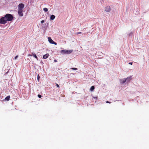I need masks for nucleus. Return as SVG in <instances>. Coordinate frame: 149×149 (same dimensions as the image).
I'll use <instances>...</instances> for the list:
<instances>
[{"label": "nucleus", "mask_w": 149, "mask_h": 149, "mask_svg": "<svg viewBox=\"0 0 149 149\" xmlns=\"http://www.w3.org/2000/svg\"><path fill=\"white\" fill-rule=\"evenodd\" d=\"M95 89V87L94 86H92L90 89V90L91 91H93Z\"/></svg>", "instance_id": "nucleus-14"}, {"label": "nucleus", "mask_w": 149, "mask_h": 149, "mask_svg": "<svg viewBox=\"0 0 149 149\" xmlns=\"http://www.w3.org/2000/svg\"><path fill=\"white\" fill-rule=\"evenodd\" d=\"M23 10L18 9V13L19 16L22 17L23 16V14L22 13Z\"/></svg>", "instance_id": "nucleus-5"}, {"label": "nucleus", "mask_w": 149, "mask_h": 149, "mask_svg": "<svg viewBox=\"0 0 149 149\" xmlns=\"http://www.w3.org/2000/svg\"><path fill=\"white\" fill-rule=\"evenodd\" d=\"M54 61L55 62H57V61L56 60H54Z\"/></svg>", "instance_id": "nucleus-25"}, {"label": "nucleus", "mask_w": 149, "mask_h": 149, "mask_svg": "<svg viewBox=\"0 0 149 149\" xmlns=\"http://www.w3.org/2000/svg\"><path fill=\"white\" fill-rule=\"evenodd\" d=\"M71 69L74 70H77V68H71Z\"/></svg>", "instance_id": "nucleus-16"}, {"label": "nucleus", "mask_w": 149, "mask_h": 149, "mask_svg": "<svg viewBox=\"0 0 149 149\" xmlns=\"http://www.w3.org/2000/svg\"><path fill=\"white\" fill-rule=\"evenodd\" d=\"M72 50H66V51L65 53L68 54L71 53H72Z\"/></svg>", "instance_id": "nucleus-9"}, {"label": "nucleus", "mask_w": 149, "mask_h": 149, "mask_svg": "<svg viewBox=\"0 0 149 149\" xmlns=\"http://www.w3.org/2000/svg\"><path fill=\"white\" fill-rule=\"evenodd\" d=\"M126 81V80H125V79H121L120 80V83L121 84H123Z\"/></svg>", "instance_id": "nucleus-7"}, {"label": "nucleus", "mask_w": 149, "mask_h": 149, "mask_svg": "<svg viewBox=\"0 0 149 149\" xmlns=\"http://www.w3.org/2000/svg\"><path fill=\"white\" fill-rule=\"evenodd\" d=\"M43 10L45 12H47L48 11L47 8H44Z\"/></svg>", "instance_id": "nucleus-15"}, {"label": "nucleus", "mask_w": 149, "mask_h": 149, "mask_svg": "<svg viewBox=\"0 0 149 149\" xmlns=\"http://www.w3.org/2000/svg\"><path fill=\"white\" fill-rule=\"evenodd\" d=\"M131 79V77H128L126 79H125L126 81H127V82L130 81Z\"/></svg>", "instance_id": "nucleus-12"}, {"label": "nucleus", "mask_w": 149, "mask_h": 149, "mask_svg": "<svg viewBox=\"0 0 149 149\" xmlns=\"http://www.w3.org/2000/svg\"><path fill=\"white\" fill-rule=\"evenodd\" d=\"M24 7V5L23 3H20L18 5V9L23 10V8Z\"/></svg>", "instance_id": "nucleus-6"}, {"label": "nucleus", "mask_w": 149, "mask_h": 149, "mask_svg": "<svg viewBox=\"0 0 149 149\" xmlns=\"http://www.w3.org/2000/svg\"><path fill=\"white\" fill-rule=\"evenodd\" d=\"M4 17L7 21H12L13 18V15L10 14H6Z\"/></svg>", "instance_id": "nucleus-1"}, {"label": "nucleus", "mask_w": 149, "mask_h": 149, "mask_svg": "<svg viewBox=\"0 0 149 149\" xmlns=\"http://www.w3.org/2000/svg\"><path fill=\"white\" fill-rule=\"evenodd\" d=\"M18 56L17 55V56H16L15 57V60H16L17 59V58H18Z\"/></svg>", "instance_id": "nucleus-19"}, {"label": "nucleus", "mask_w": 149, "mask_h": 149, "mask_svg": "<svg viewBox=\"0 0 149 149\" xmlns=\"http://www.w3.org/2000/svg\"><path fill=\"white\" fill-rule=\"evenodd\" d=\"M56 85L57 86V87H59V85L57 84H56Z\"/></svg>", "instance_id": "nucleus-20"}, {"label": "nucleus", "mask_w": 149, "mask_h": 149, "mask_svg": "<svg viewBox=\"0 0 149 149\" xmlns=\"http://www.w3.org/2000/svg\"><path fill=\"white\" fill-rule=\"evenodd\" d=\"M48 41L51 44H54L55 45H57V43L54 41L50 37H49L48 38Z\"/></svg>", "instance_id": "nucleus-3"}, {"label": "nucleus", "mask_w": 149, "mask_h": 149, "mask_svg": "<svg viewBox=\"0 0 149 149\" xmlns=\"http://www.w3.org/2000/svg\"><path fill=\"white\" fill-rule=\"evenodd\" d=\"M10 98V95L8 96L5 98V100H7V101H9Z\"/></svg>", "instance_id": "nucleus-10"}, {"label": "nucleus", "mask_w": 149, "mask_h": 149, "mask_svg": "<svg viewBox=\"0 0 149 149\" xmlns=\"http://www.w3.org/2000/svg\"><path fill=\"white\" fill-rule=\"evenodd\" d=\"M40 77L39 76H38V78H39Z\"/></svg>", "instance_id": "nucleus-26"}, {"label": "nucleus", "mask_w": 149, "mask_h": 149, "mask_svg": "<svg viewBox=\"0 0 149 149\" xmlns=\"http://www.w3.org/2000/svg\"><path fill=\"white\" fill-rule=\"evenodd\" d=\"M55 17V15H52L50 17V19L51 20H53L54 19Z\"/></svg>", "instance_id": "nucleus-13"}, {"label": "nucleus", "mask_w": 149, "mask_h": 149, "mask_svg": "<svg viewBox=\"0 0 149 149\" xmlns=\"http://www.w3.org/2000/svg\"><path fill=\"white\" fill-rule=\"evenodd\" d=\"M45 22V21L44 20H42L41 21V22L42 23H43Z\"/></svg>", "instance_id": "nucleus-21"}, {"label": "nucleus", "mask_w": 149, "mask_h": 149, "mask_svg": "<svg viewBox=\"0 0 149 149\" xmlns=\"http://www.w3.org/2000/svg\"><path fill=\"white\" fill-rule=\"evenodd\" d=\"M77 34H81V32H79L77 33Z\"/></svg>", "instance_id": "nucleus-23"}, {"label": "nucleus", "mask_w": 149, "mask_h": 149, "mask_svg": "<svg viewBox=\"0 0 149 149\" xmlns=\"http://www.w3.org/2000/svg\"><path fill=\"white\" fill-rule=\"evenodd\" d=\"M33 56L35 57L36 59L38 60V58L36 55L35 54V53H32Z\"/></svg>", "instance_id": "nucleus-11"}, {"label": "nucleus", "mask_w": 149, "mask_h": 149, "mask_svg": "<svg viewBox=\"0 0 149 149\" xmlns=\"http://www.w3.org/2000/svg\"><path fill=\"white\" fill-rule=\"evenodd\" d=\"M106 103H111V102H109V101H107V102H106Z\"/></svg>", "instance_id": "nucleus-22"}, {"label": "nucleus", "mask_w": 149, "mask_h": 149, "mask_svg": "<svg viewBox=\"0 0 149 149\" xmlns=\"http://www.w3.org/2000/svg\"><path fill=\"white\" fill-rule=\"evenodd\" d=\"M129 63V64H130V65H132V63H132V62H130V63Z\"/></svg>", "instance_id": "nucleus-24"}, {"label": "nucleus", "mask_w": 149, "mask_h": 149, "mask_svg": "<svg viewBox=\"0 0 149 149\" xmlns=\"http://www.w3.org/2000/svg\"><path fill=\"white\" fill-rule=\"evenodd\" d=\"M38 96L40 98H41L42 96L41 95H39V94H38Z\"/></svg>", "instance_id": "nucleus-17"}, {"label": "nucleus", "mask_w": 149, "mask_h": 149, "mask_svg": "<svg viewBox=\"0 0 149 149\" xmlns=\"http://www.w3.org/2000/svg\"><path fill=\"white\" fill-rule=\"evenodd\" d=\"M28 56H33V54H32V53L31 54H29L28 55Z\"/></svg>", "instance_id": "nucleus-18"}, {"label": "nucleus", "mask_w": 149, "mask_h": 149, "mask_svg": "<svg viewBox=\"0 0 149 149\" xmlns=\"http://www.w3.org/2000/svg\"><path fill=\"white\" fill-rule=\"evenodd\" d=\"M7 22V21L5 17H3L0 19V23L4 24Z\"/></svg>", "instance_id": "nucleus-2"}, {"label": "nucleus", "mask_w": 149, "mask_h": 149, "mask_svg": "<svg viewBox=\"0 0 149 149\" xmlns=\"http://www.w3.org/2000/svg\"><path fill=\"white\" fill-rule=\"evenodd\" d=\"M104 10L106 12H109L111 10V8L109 6H107L104 7Z\"/></svg>", "instance_id": "nucleus-4"}, {"label": "nucleus", "mask_w": 149, "mask_h": 149, "mask_svg": "<svg viewBox=\"0 0 149 149\" xmlns=\"http://www.w3.org/2000/svg\"><path fill=\"white\" fill-rule=\"evenodd\" d=\"M48 56L49 54H46L43 56V58L44 59H46L48 58Z\"/></svg>", "instance_id": "nucleus-8"}]
</instances>
